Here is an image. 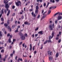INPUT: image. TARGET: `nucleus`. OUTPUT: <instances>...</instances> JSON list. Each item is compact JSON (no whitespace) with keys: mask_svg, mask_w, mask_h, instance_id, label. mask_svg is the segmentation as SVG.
Listing matches in <instances>:
<instances>
[{"mask_svg":"<svg viewBox=\"0 0 62 62\" xmlns=\"http://www.w3.org/2000/svg\"><path fill=\"white\" fill-rule=\"evenodd\" d=\"M8 37H9V36H10V34H9V33H8L7 35Z\"/></svg>","mask_w":62,"mask_h":62,"instance_id":"obj_58","label":"nucleus"},{"mask_svg":"<svg viewBox=\"0 0 62 62\" xmlns=\"http://www.w3.org/2000/svg\"><path fill=\"white\" fill-rule=\"evenodd\" d=\"M38 29H39V28H37L36 29H35V31H37Z\"/></svg>","mask_w":62,"mask_h":62,"instance_id":"obj_45","label":"nucleus"},{"mask_svg":"<svg viewBox=\"0 0 62 62\" xmlns=\"http://www.w3.org/2000/svg\"><path fill=\"white\" fill-rule=\"evenodd\" d=\"M49 3H48L47 4V5L46 7V8H47V7H48V6H49Z\"/></svg>","mask_w":62,"mask_h":62,"instance_id":"obj_34","label":"nucleus"},{"mask_svg":"<svg viewBox=\"0 0 62 62\" xmlns=\"http://www.w3.org/2000/svg\"><path fill=\"white\" fill-rule=\"evenodd\" d=\"M54 8H49V9H51V10H53V9H54Z\"/></svg>","mask_w":62,"mask_h":62,"instance_id":"obj_38","label":"nucleus"},{"mask_svg":"<svg viewBox=\"0 0 62 62\" xmlns=\"http://www.w3.org/2000/svg\"><path fill=\"white\" fill-rule=\"evenodd\" d=\"M13 54H11L10 55L12 57H13Z\"/></svg>","mask_w":62,"mask_h":62,"instance_id":"obj_31","label":"nucleus"},{"mask_svg":"<svg viewBox=\"0 0 62 62\" xmlns=\"http://www.w3.org/2000/svg\"><path fill=\"white\" fill-rule=\"evenodd\" d=\"M9 48L10 49H11V48H12V46H9Z\"/></svg>","mask_w":62,"mask_h":62,"instance_id":"obj_62","label":"nucleus"},{"mask_svg":"<svg viewBox=\"0 0 62 62\" xmlns=\"http://www.w3.org/2000/svg\"><path fill=\"white\" fill-rule=\"evenodd\" d=\"M38 34H35V37H36L38 36Z\"/></svg>","mask_w":62,"mask_h":62,"instance_id":"obj_57","label":"nucleus"},{"mask_svg":"<svg viewBox=\"0 0 62 62\" xmlns=\"http://www.w3.org/2000/svg\"><path fill=\"white\" fill-rule=\"evenodd\" d=\"M7 23L8 24H9V21L8 20L7 21Z\"/></svg>","mask_w":62,"mask_h":62,"instance_id":"obj_61","label":"nucleus"},{"mask_svg":"<svg viewBox=\"0 0 62 62\" xmlns=\"http://www.w3.org/2000/svg\"><path fill=\"white\" fill-rule=\"evenodd\" d=\"M55 24H56V23H57V20H55Z\"/></svg>","mask_w":62,"mask_h":62,"instance_id":"obj_32","label":"nucleus"},{"mask_svg":"<svg viewBox=\"0 0 62 62\" xmlns=\"http://www.w3.org/2000/svg\"><path fill=\"white\" fill-rule=\"evenodd\" d=\"M49 60L51 62H54V60H52V57L51 56L49 57Z\"/></svg>","mask_w":62,"mask_h":62,"instance_id":"obj_4","label":"nucleus"},{"mask_svg":"<svg viewBox=\"0 0 62 62\" xmlns=\"http://www.w3.org/2000/svg\"><path fill=\"white\" fill-rule=\"evenodd\" d=\"M59 39V38L58 37H56V40H58Z\"/></svg>","mask_w":62,"mask_h":62,"instance_id":"obj_51","label":"nucleus"},{"mask_svg":"<svg viewBox=\"0 0 62 62\" xmlns=\"http://www.w3.org/2000/svg\"><path fill=\"white\" fill-rule=\"evenodd\" d=\"M30 51H32V45L30 44Z\"/></svg>","mask_w":62,"mask_h":62,"instance_id":"obj_14","label":"nucleus"},{"mask_svg":"<svg viewBox=\"0 0 62 62\" xmlns=\"http://www.w3.org/2000/svg\"><path fill=\"white\" fill-rule=\"evenodd\" d=\"M58 54V52H57V53H56V57L57 58V57H58V54Z\"/></svg>","mask_w":62,"mask_h":62,"instance_id":"obj_17","label":"nucleus"},{"mask_svg":"<svg viewBox=\"0 0 62 62\" xmlns=\"http://www.w3.org/2000/svg\"><path fill=\"white\" fill-rule=\"evenodd\" d=\"M48 42V41H47V40H46V41H45L44 42V44H46V43H47V42Z\"/></svg>","mask_w":62,"mask_h":62,"instance_id":"obj_30","label":"nucleus"},{"mask_svg":"<svg viewBox=\"0 0 62 62\" xmlns=\"http://www.w3.org/2000/svg\"><path fill=\"white\" fill-rule=\"evenodd\" d=\"M57 27L58 29H59L61 27V26L60 25H58L57 26Z\"/></svg>","mask_w":62,"mask_h":62,"instance_id":"obj_28","label":"nucleus"},{"mask_svg":"<svg viewBox=\"0 0 62 62\" xmlns=\"http://www.w3.org/2000/svg\"><path fill=\"white\" fill-rule=\"evenodd\" d=\"M39 17H40V15H39L37 17V18L39 19Z\"/></svg>","mask_w":62,"mask_h":62,"instance_id":"obj_36","label":"nucleus"},{"mask_svg":"<svg viewBox=\"0 0 62 62\" xmlns=\"http://www.w3.org/2000/svg\"><path fill=\"white\" fill-rule=\"evenodd\" d=\"M57 19L58 20H61V19L62 18V16H58L57 17Z\"/></svg>","mask_w":62,"mask_h":62,"instance_id":"obj_7","label":"nucleus"},{"mask_svg":"<svg viewBox=\"0 0 62 62\" xmlns=\"http://www.w3.org/2000/svg\"><path fill=\"white\" fill-rule=\"evenodd\" d=\"M24 18V16H22L21 17V19H23Z\"/></svg>","mask_w":62,"mask_h":62,"instance_id":"obj_55","label":"nucleus"},{"mask_svg":"<svg viewBox=\"0 0 62 62\" xmlns=\"http://www.w3.org/2000/svg\"><path fill=\"white\" fill-rule=\"evenodd\" d=\"M12 35H10V38H12Z\"/></svg>","mask_w":62,"mask_h":62,"instance_id":"obj_59","label":"nucleus"},{"mask_svg":"<svg viewBox=\"0 0 62 62\" xmlns=\"http://www.w3.org/2000/svg\"><path fill=\"white\" fill-rule=\"evenodd\" d=\"M0 37H2V32L1 31H0ZM0 39H1V37H0Z\"/></svg>","mask_w":62,"mask_h":62,"instance_id":"obj_21","label":"nucleus"},{"mask_svg":"<svg viewBox=\"0 0 62 62\" xmlns=\"http://www.w3.org/2000/svg\"><path fill=\"white\" fill-rule=\"evenodd\" d=\"M23 57H27V56H26V55L24 56V55H23Z\"/></svg>","mask_w":62,"mask_h":62,"instance_id":"obj_50","label":"nucleus"},{"mask_svg":"<svg viewBox=\"0 0 62 62\" xmlns=\"http://www.w3.org/2000/svg\"><path fill=\"white\" fill-rule=\"evenodd\" d=\"M8 29H10V32H11V29L10 27H9L8 26Z\"/></svg>","mask_w":62,"mask_h":62,"instance_id":"obj_25","label":"nucleus"},{"mask_svg":"<svg viewBox=\"0 0 62 62\" xmlns=\"http://www.w3.org/2000/svg\"><path fill=\"white\" fill-rule=\"evenodd\" d=\"M8 55H6L5 56V59L6 58H7V57H8Z\"/></svg>","mask_w":62,"mask_h":62,"instance_id":"obj_60","label":"nucleus"},{"mask_svg":"<svg viewBox=\"0 0 62 62\" xmlns=\"http://www.w3.org/2000/svg\"><path fill=\"white\" fill-rule=\"evenodd\" d=\"M20 38L22 40H24L25 39V37H24V35H23L22 36H21Z\"/></svg>","mask_w":62,"mask_h":62,"instance_id":"obj_6","label":"nucleus"},{"mask_svg":"<svg viewBox=\"0 0 62 62\" xmlns=\"http://www.w3.org/2000/svg\"><path fill=\"white\" fill-rule=\"evenodd\" d=\"M15 27V25H14L12 26V28H14Z\"/></svg>","mask_w":62,"mask_h":62,"instance_id":"obj_39","label":"nucleus"},{"mask_svg":"<svg viewBox=\"0 0 62 62\" xmlns=\"http://www.w3.org/2000/svg\"><path fill=\"white\" fill-rule=\"evenodd\" d=\"M46 3H44L43 4L44 6L45 7V6H46Z\"/></svg>","mask_w":62,"mask_h":62,"instance_id":"obj_47","label":"nucleus"},{"mask_svg":"<svg viewBox=\"0 0 62 62\" xmlns=\"http://www.w3.org/2000/svg\"><path fill=\"white\" fill-rule=\"evenodd\" d=\"M4 26L6 27L7 28H8L7 27L8 26V25L6 23L4 24Z\"/></svg>","mask_w":62,"mask_h":62,"instance_id":"obj_13","label":"nucleus"},{"mask_svg":"<svg viewBox=\"0 0 62 62\" xmlns=\"http://www.w3.org/2000/svg\"><path fill=\"white\" fill-rule=\"evenodd\" d=\"M10 10H9L8 11V13L7 14V16H9V15L10 14Z\"/></svg>","mask_w":62,"mask_h":62,"instance_id":"obj_15","label":"nucleus"},{"mask_svg":"<svg viewBox=\"0 0 62 62\" xmlns=\"http://www.w3.org/2000/svg\"><path fill=\"white\" fill-rule=\"evenodd\" d=\"M15 3L16 6H17V7H19V6H21V5H22L21 2L20 1H17V2H16Z\"/></svg>","mask_w":62,"mask_h":62,"instance_id":"obj_3","label":"nucleus"},{"mask_svg":"<svg viewBox=\"0 0 62 62\" xmlns=\"http://www.w3.org/2000/svg\"><path fill=\"white\" fill-rule=\"evenodd\" d=\"M28 23V22L27 21H26L24 22V24H27Z\"/></svg>","mask_w":62,"mask_h":62,"instance_id":"obj_22","label":"nucleus"},{"mask_svg":"<svg viewBox=\"0 0 62 62\" xmlns=\"http://www.w3.org/2000/svg\"><path fill=\"white\" fill-rule=\"evenodd\" d=\"M19 35L21 36L23 35V33H22L21 32L19 33Z\"/></svg>","mask_w":62,"mask_h":62,"instance_id":"obj_18","label":"nucleus"},{"mask_svg":"<svg viewBox=\"0 0 62 62\" xmlns=\"http://www.w3.org/2000/svg\"><path fill=\"white\" fill-rule=\"evenodd\" d=\"M53 38V37L52 36V37H51V35H50L49 36V39L50 40H51V39H52V38Z\"/></svg>","mask_w":62,"mask_h":62,"instance_id":"obj_12","label":"nucleus"},{"mask_svg":"<svg viewBox=\"0 0 62 62\" xmlns=\"http://www.w3.org/2000/svg\"><path fill=\"white\" fill-rule=\"evenodd\" d=\"M37 0L38 3L39 2V1L40 2H42V0Z\"/></svg>","mask_w":62,"mask_h":62,"instance_id":"obj_20","label":"nucleus"},{"mask_svg":"<svg viewBox=\"0 0 62 62\" xmlns=\"http://www.w3.org/2000/svg\"><path fill=\"white\" fill-rule=\"evenodd\" d=\"M22 43H23V42H20L19 45H22Z\"/></svg>","mask_w":62,"mask_h":62,"instance_id":"obj_40","label":"nucleus"},{"mask_svg":"<svg viewBox=\"0 0 62 62\" xmlns=\"http://www.w3.org/2000/svg\"><path fill=\"white\" fill-rule=\"evenodd\" d=\"M15 13H13L12 15V16H14L15 15Z\"/></svg>","mask_w":62,"mask_h":62,"instance_id":"obj_64","label":"nucleus"},{"mask_svg":"<svg viewBox=\"0 0 62 62\" xmlns=\"http://www.w3.org/2000/svg\"><path fill=\"white\" fill-rule=\"evenodd\" d=\"M59 1V0H55V1L56 2H58Z\"/></svg>","mask_w":62,"mask_h":62,"instance_id":"obj_53","label":"nucleus"},{"mask_svg":"<svg viewBox=\"0 0 62 62\" xmlns=\"http://www.w3.org/2000/svg\"><path fill=\"white\" fill-rule=\"evenodd\" d=\"M1 21H4V19L3 18H1Z\"/></svg>","mask_w":62,"mask_h":62,"instance_id":"obj_54","label":"nucleus"},{"mask_svg":"<svg viewBox=\"0 0 62 62\" xmlns=\"http://www.w3.org/2000/svg\"><path fill=\"white\" fill-rule=\"evenodd\" d=\"M59 14V12H58V13L55 14L54 16V17H55V16H56V15H57V14Z\"/></svg>","mask_w":62,"mask_h":62,"instance_id":"obj_19","label":"nucleus"},{"mask_svg":"<svg viewBox=\"0 0 62 62\" xmlns=\"http://www.w3.org/2000/svg\"><path fill=\"white\" fill-rule=\"evenodd\" d=\"M48 42H51V43H52V41H51V40H49L48 41Z\"/></svg>","mask_w":62,"mask_h":62,"instance_id":"obj_42","label":"nucleus"},{"mask_svg":"<svg viewBox=\"0 0 62 62\" xmlns=\"http://www.w3.org/2000/svg\"><path fill=\"white\" fill-rule=\"evenodd\" d=\"M56 8V7L54 6H53V7H50V8Z\"/></svg>","mask_w":62,"mask_h":62,"instance_id":"obj_27","label":"nucleus"},{"mask_svg":"<svg viewBox=\"0 0 62 62\" xmlns=\"http://www.w3.org/2000/svg\"><path fill=\"white\" fill-rule=\"evenodd\" d=\"M54 23H53L52 24H51L49 25V28L50 30H53V28H54Z\"/></svg>","mask_w":62,"mask_h":62,"instance_id":"obj_2","label":"nucleus"},{"mask_svg":"<svg viewBox=\"0 0 62 62\" xmlns=\"http://www.w3.org/2000/svg\"><path fill=\"white\" fill-rule=\"evenodd\" d=\"M18 28L17 29V30H16L15 32H18Z\"/></svg>","mask_w":62,"mask_h":62,"instance_id":"obj_41","label":"nucleus"},{"mask_svg":"<svg viewBox=\"0 0 62 62\" xmlns=\"http://www.w3.org/2000/svg\"><path fill=\"white\" fill-rule=\"evenodd\" d=\"M46 16V15H44L43 16L42 19H43V18H45Z\"/></svg>","mask_w":62,"mask_h":62,"instance_id":"obj_23","label":"nucleus"},{"mask_svg":"<svg viewBox=\"0 0 62 62\" xmlns=\"http://www.w3.org/2000/svg\"><path fill=\"white\" fill-rule=\"evenodd\" d=\"M3 10H4V9H3L1 11L2 14H3V13H4V11Z\"/></svg>","mask_w":62,"mask_h":62,"instance_id":"obj_29","label":"nucleus"},{"mask_svg":"<svg viewBox=\"0 0 62 62\" xmlns=\"http://www.w3.org/2000/svg\"><path fill=\"white\" fill-rule=\"evenodd\" d=\"M24 45H25V43H24L22 45L23 46V47H24Z\"/></svg>","mask_w":62,"mask_h":62,"instance_id":"obj_43","label":"nucleus"},{"mask_svg":"<svg viewBox=\"0 0 62 62\" xmlns=\"http://www.w3.org/2000/svg\"><path fill=\"white\" fill-rule=\"evenodd\" d=\"M52 36L54 37V32L53 31H52V32L51 33Z\"/></svg>","mask_w":62,"mask_h":62,"instance_id":"obj_10","label":"nucleus"},{"mask_svg":"<svg viewBox=\"0 0 62 62\" xmlns=\"http://www.w3.org/2000/svg\"><path fill=\"white\" fill-rule=\"evenodd\" d=\"M58 42L59 43H60L61 42V39H60L58 41Z\"/></svg>","mask_w":62,"mask_h":62,"instance_id":"obj_52","label":"nucleus"},{"mask_svg":"<svg viewBox=\"0 0 62 62\" xmlns=\"http://www.w3.org/2000/svg\"><path fill=\"white\" fill-rule=\"evenodd\" d=\"M8 8H7V10H6V9L4 10V12H5V13H7V10H8Z\"/></svg>","mask_w":62,"mask_h":62,"instance_id":"obj_26","label":"nucleus"},{"mask_svg":"<svg viewBox=\"0 0 62 62\" xmlns=\"http://www.w3.org/2000/svg\"><path fill=\"white\" fill-rule=\"evenodd\" d=\"M38 9L39 8H36V10L35 11V14H34V13L33 12H32L31 13L32 16L33 17V20H35L36 18V17H37V14H38Z\"/></svg>","mask_w":62,"mask_h":62,"instance_id":"obj_1","label":"nucleus"},{"mask_svg":"<svg viewBox=\"0 0 62 62\" xmlns=\"http://www.w3.org/2000/svg\"><path fill=\"white\" fill-rule=\"evenodd\" d=\"M8 1H10V0H4V4H7L8 2Z\"/></svg>","mask_w":62,"mask_h":62,"instance_id":"obj_5","label":"nucleus"},{"mask_svg":"<svg viewBox=\"0 0 62 62\" xmlns=\"http://www.w3.org/2000/svg\"><path fill=\"white\" fill-rule=\"evenodd\" d=\"M6 58H3V61H4V62H5V61H6Z\"/></svg>","mask_w":62,"mask_h":62,"instance_id":"obj_37","label":"nucleus"},{"mask_svg":"<svg viewBox=\"0 0 62 62\" xmlns=\"http://www.w3.org/2000/svg\"><path fill=\"white\" fill-rule=\"evenodd\" d=\"M20 58H19L18 60V61H20Z\"/></svg>","mask_w":62,"mask_h":62,"instance_id":"obj_63","label":"nucleus"},{"mask_svg":"<svg viewBox=\"0 0 62 62\" xmlns=\"http://www.w3.org/2000/svg\"><path fill=\"white\" fill-rule=\"evenodd\" d=\"M4 52V50L3 49L1 51V53H3Z\"/></svg>","mask_w":62,"mask_h":62,"instance_id":"obj_35","label":"nucleus"},{"mask_svg":"<svg viewBox=\"0 0 62 62\" xmlns=\"http://www.w3.org/2000/svg\"><path fill=\"white\" fill-rule=\"evenodd\" d=\"M43 31H39L38 32L39 34H40V35H42L43 34Z\"/></svg>","mask_w":62,"mask_h":62,"instance_id":"obj_9","label":"nucleus"},{"mask_svg":"<svg viewBox=\"0 0 62 62\" xmlns=\"http://www.w3.org/2000/svg\"><path fill=\"white\" fill-rule=\"evenodd\" d=\"M5 7L6 8H9V6L8 5V4H7L5 5Z\"/></svg>","mask_w":62,"mask_h":62,"instance_id":"obj_8","label":"nucleus"},{"mask_svg":"<svg viewBox=\"0 0 62 62\" xmlns=\"http://www.w3.org/2000/svg\"><path fill=\"white\" fill-rule=\"evenodd\" d=\"M52 3H55V1H54V0H52Z\"/></svg>","mask_w":62,"mask_h":62,"instance_id":"obj_56","label":"nucleus"},{"mask_svg":"<svg viewBox=\"0 0 62 62\" xmlns=\"http://www.w3.org/2000/svg\"><path fill=\"white\" fill-rule=\"evenodd\" d=\"M25 36L26 37H27V34L26 33L25 34Z\"/></svg>","mask_w":62,"mask_h":62,"instance_id":"obj_44","label":"nucleus"},{"mask_svg":"<svg viewBox=\"0 0 62 62\" xmlns=\"http://www.w3.org/2000/svg\"><path fill=\"white\" fill-rule=\"evenodd\" d=\"M51 12V10H49L48 13V15H49V14H50Z\"/></svg>","mask_w":62,"mask_h":62,"instance_id":"obj_24","label":"nucleus"},{"mask_svg":"<svg viewBox=\"0 0 62 62\" xmlns=\"http://www.w3.org/2000/svg\"><path fill=\"white\" fill-rule=\"evenodd\" d=\"M2 44V45H3V44H4V43L3 42H2V43L1 42H0V45H1V44Z\"/></svg>","mask_w":62,"mask_h":62,"instance_id":"obj_48","label":"nucleus"},{"mask_svg":"<svg viewBox=\"0 0 62 62\" xmlns=\"http://www.w3.org/2000/svg\"><path fill=\"white\" fill-rule=\"evenodd\" d=\"M36 53H37V51H35L34 52V54H36Z\"/></svg>","mask_w":62,"mask_h":62,"instance_id":"obj_33","label":"nucleus"},{"mask_svg":"<svg viewBox=\"0 0 62 62\" xmlns=\"http://www.w3.org/2000/svg\"><path fill=\"white\" fill-rule=\"evenodd\" d=\"M11 4H12V2H9L8 4L9 5H11Z\"/></svg>","mask_w":62,"mask_h":62,"instance_id":"obj_49","label":"nucleus"},{"mask_svg":"<svg viewBox=\"0 0 62 62\" xmlns=\"http://www.w3.org/2000/svg\"><path fill=\"white\" fill-rule=\"evenodd\" d=\"M32 50H33V51H34V50H35V46H33Z\"/></svg>","mask_w":62,"mask_h":62,"instance_id":"obj_46","label":"nucleus"},{"mask_svg":"<svg viewBox=\"0 0 62 62\" xmlns=\"http://www.w3.org/2000/svg\"><path fill=\"white\" fill-rule=\"evenodd\" d=\"M47 53L49 55H50L51 54H52V52H50V51H48Z\"/></svg>","mask_w":62,"mask_h":62,"instance_id":"obj_11","label":"nucleus"},{"mask_svg":"<svg viewBox=\"0 0 62 62\" xmlns=\"http://www.w3.org/2000/svg\"><path fill=\"white\" fill-rule=\"evenodd\" d=\"M8 42L9 43H11V39L10 38H9V39H8Z\"/></svg>","mask_w":62,"mask_h":62,"instance_id":"obj_16","label":"nucleus"}]
</instances>
